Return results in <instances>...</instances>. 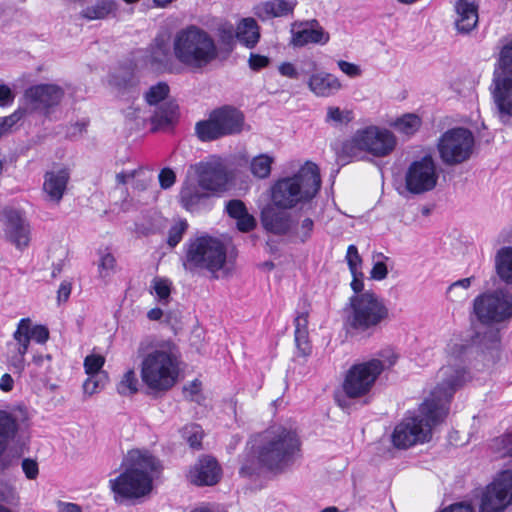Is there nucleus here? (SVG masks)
<instances>
[{"mask_svg":"<svg viewBox=\"0 0 512 512\" xmlns=\"http://www.w3.org/2000/svg\"><path fill=\"white\" fill-rule=\"evenodd\" d=\"M202 189L199 181H186L183 184L179 194V200L187 211L194 212L198 210L202 202L208 198V194L203 192Z\"/></svg>","mask_w":512,"mask_h":512,"instance_id":"30","label":"nucleus"},{"mask_svg":"<svg viewBox=\"0 0 512 512\" xmlns=\"http://www.w3.org/2000/svg\"><path fill=\"white\" fill-rule=\"evenodd\" d=\"M421 124L422 121L418 115L409 113L397 118L392 126L398 132L410 136L419 130Z\"/></svg>","mask_w":512,"mask_h":512,"instance_id":"38","label":"nucleus"},{"mask_svg":"<svg viewBox=\"0 0 512 512\" xmlns=\"http://www.w3.org/2000/svg\"><path fill=\"white\" fill-rule=\"evenodd\" d=\"M321 187V178L316 164L306 162L296 174L279 179L271 188L274 206L291 209L299 203L310 201Z\"/></svg>","mask_w":512,"mask_h":512,"instance_id":"6","label":"nucleus"},{"mask_svg":"<svg viewBox=\"0 0 512 512\" xmlns=\"http://www.w3.org/2000/svg\"><path fill=\"white\" fill-rule=\"evenodd\" d=\"M3 230L7 240L18 249H23L30 242V226L23 215L14 209L3 211Z\"/></svg>","mask_w":512,"mask_h":512,"instance_id":"19","label":"nucleus"},{"mask_svg":"<svg viewBox=\"0 0 512 512\" xmlns=\"http://www.w3.org/2000/svg\"><path fill=\"white\" fill-rule=\"evenodd\" d=\"M387 274V266L382 261H377L376 263H374L370 272L371 278L374 280H383L387 277Z\"/></svg>","mask_w":512,"mask_h":512,"instance_id":"61","label":"nucleus"},{"mask_svg":"<svg viewBox=\"0 0 512 512\" xmlns=\"http://www.w3.org/2000/svg\"><path fill=\"white\" fill-rule=\"evenodd\" d=\"M105 364V358L99 354H91L84 359V369L87 375L101 374L102 367Z\"/></svg>","mask_w":512,"mask_h":512,"instance_id":"49","label":"nucleus"},{"mask_svg":"<svg viewBox=\"0 0 512 512\" xmlns=\"http://www.w3.org/2000/svg\"><path fill=\"white\" fill-rule=\"evenodd\" d=\"M268 64L269 58L264 55L251 53L249 56L248 65L254 71H258L262 68H265Z\"/></svg>","mask_w":512,"mask_h":512,"instance_id":"58","label":"nucleus"},{"mask_svg":"<svg viewBox=\"0 0 512 512\" xmlns=\"http://www.w3.org/2000/svg\"><path fill=\"white\" fill-rule=\"evenodd\" d=\"M396 144V137L390 130L371 125L357 130L347 148L351 152L359 150L376 157H384L395 149Z\"/></svg>","mask_w":512,"mask_h":512,"instance_id":"13","label":"nucleus"},{"mask_svg":"<svg viewBox=\"0 0 512 512\" xmlns=\"http://www.w3.org/2000/svg\"><path fill=\"white\" fill-rule=\"evenodd\" d=\"M236 39L247 48H254L260 39V27L254 18H243L236 27Z\"/></svg>","mask_w":512,"mask_h":512,"instance_id":"31","label":"nucleus"},{"mask_svg":"<svg viewBox=\"0 0 512 512\" xmlns=\"http://www.w3.org/2000/svg\"><path fill=\"white\" fill-rule=\"evenodd\" d=\"M380 358L352 366L344 380L343 389L350 398H357L368 393L377 377L385 368L393 366L398 356L386 349L380 352Z\"/></svg>","mask_w":512,"mask_h":512,"instance_id":"9","label":"nucleus"},{"mask_svg":"<svg viewBox=\"0 0 512 512\" xmlns=\"http://www.w3.org/2000/svg\"><path fill=\"white\" fill-rule=\"evenodd\" d=\"M227 251L224 243L208 235L190 239L183 258L184 269L192 274L207 271L219 278V273H226Z\"/></svg>","mask_w":512,"mask_h":512,"instance_id":"8","label":"nucleus"},{"mask_svg":"<svg viewBox=\"0 0 512 512\" xmlns=\"http://www.w3.org/2000/svg\"><path fill=\"white\" fill-rule=\"evenodd\" d=\"M465 375L451 366L437 373V385L430 396L419 406L417 413L405 417L394 429L392 441L395 447L406 449L413 445L428 442L432 429L441 423L448 414V405L455 393V387Z\"/></svg>","mask_w":512,"mask_h":512,"instance_id":"1","label":"nucleus"},{"mask_svg":"<svg viewBox=\"0 0 512 512\" xmlns=\"http://www.w3.org/2000/svg\"><path fill=\"white\" fill-rule=\"evenodd\" d=\"M454 25L458 33L469 34L478 24V4L475 0H456Z\"/></svg>","mask_w":512,"mask_h":512,"instance_id":"21","label":"nucleus"},{"mask_svg":"<svg viewBox=\"0 0 512 512\" xmlns=\"http://www.w3.org/2000/svg\"><path fill=\"white\" fill-rule=\"evenodd\" d=\"M299 30H292V44L294 46H304L308 43H326L328 35L321 28H309L308 24H300Z\"/></svg>","mask_w":512,"mask_h":512,"instance_id":"33","label":"nucleus"},{"mask_svg":"<svg viewBox=\"0 0 512 512\" xmlns=\"http://www.w3.org/2000/svg\"><path fill=\"white\" fill-rule=\"evenodd\" d=\"M139 80L131 67H121L109 77V85L119 94L132 93L138 86Z\"/></svg>","mask_w":512,"mask_h":512,"instance_id":"29","label":"nucleus"},{"mask_svg":"<svg viewBox=\"0 0 512 512\" xmlns=\"http://www.w3.org/2000/svg\"><path fill=\"white\" fill-rule=\"evenodd\" d=\"M115 258L111 253H105L101 256L99 263V273L101 277H107L114 270Z\"/></svg>","mask_w":512,"mask_h":512,"instance_id":"54","label":"nucleus"},{"mask_svg":"<svg viewBox=\"0 0 512 512\" xmlns=\"http://www.w3.org/2000/svg\"><path fill=\"white\" fill-rule=\"evenodd\" d=\"M338 67L339 69L349 77H357L361 74V70L358 65L340 60L338 61Z\"/></svg>","mask_w":512,"mask_h":512,"instance_id":"60","label":"nucleus"},{"mask_svg":"<svg viewBox=\"0 0 512 512\" xmlns=\"http://www.w3.org/2000/svg\"><path fill=\"white\" fill-rule=\"evenodd\" d=\"M175 58L193 70L208 66L218 57L214 39L204 30L190 26L179 31L173 41Z\"/></svg>","mask_w":512,"mask_h":512,"instance_id":"7","label":"nucleus"},{"mask_svg":"<svg viewBox=\"0 0 512 512\" xmlns=\"http://www.w3.org/2000/svg\"><path fill=\"white\" fill-rule=\"evenodd\" d=\"M345 258L351 274L361 272L360 268L362 266V258L359 255L358 249L355 245L348 246Z\"/></svg>","mask_w":512,"mask_h":512,"instance_id":"50","label":"nucleus"},{"mask_svg":"<svg viewBox=\"0 0 512 512\" xmlns=\"http://www.w3.org/2000/svg\"><path fill=\"white\" fill-rule=\"evenodd\" d=\"M28 333L31 340H35L37 343H45L49 338V331L45 326L35 325L33 326L30 319H28Z\"/></svg>","mask_w":512,"mask_h":512,"instance_id":"52","label":"nucleus"},{"mask_svg":"<svg viewBox=\"0 0 512 512\" xmlns=\"http://www.w3.org/2000/svg\"><path fill=\"white\" fill-rule=\"evenodd\" d=\"M117 10V4L112 0H97L81 11V16L87 20L105 19Z\"/></svg>","mask_w":512,"mask_h":512,"instance_id":"36","label":"nucleus"},{"mask_svg":"<svg viewBox=\"0 0 512 512\" xmlns=\"http://www.w3.org/2000/svg\"><path fill=\"white\" fill-rule=\"evenodd\" d=\"M475 139L466 128H452L444 132L438 140L437 149L441 161L448 166L458 165L470 159Z\"/></svg>","mask_w":512,"mask_h":512,"instance_id":"11","label":"nucleus"},{"mask_svg":"<svg viewBox=\"0 0 512 512\" xmlns=\"http://www.w3.org/2000/svg\"><path fill=\"white\" fill-rule=\"evenodd\" d=\"M154 290L157 296L162 300L167 299L170 295V285L166 280H156Z\"/></svg>","mask_w":512,"mask_h":512,"instance_id":"63","label":"nucleus"},{"mask_svg":"<svg viewBox=\"0 0 512 512\" xmlns=\"http://www.w3.org/2000/svg\"><path fill=\"white\" fill-rule=\"evenodd\" d=\"M68 181L69 173L66 169L46 172L43 183L45 199L58 204L63 198Z\"/></svg>","mask_w":512,"mask_h":512,"instance_id":"25","label":"nucleus"},{"mask_svg":"<svg viewBox=\"0 0 512 512\" xmlns=\"http://www.w3.org/2000/svg\"><path fill=\"white\" fill-rule=\"evenodd\" d=\"M493 75L512 77V40L505 44L499 54L498 69Z\"/></svg>","mask_w":512,"mask_h":512,"instance_id":"40","label":"nucleus"},{"mask_svg":"<svg viewBox=\"0 0 512 512\" xmlns=\"http://www.w3.org/2000/svg\"><path fill=\"white\" fill-rule=\"evenodd\" d=\"M155 110L150 115L135 114V118H139L143 121L150 120L153 124V130H159L166 126H169L174 122L177 116L178 106L172 102L163 103L160 106H155Z\"/></svg>","mask_w":512,"mask_h":512,"instance_id":"28","label":"nucleus"},{"mask_svg":"<svg viewBox=\"0 0 512 512\" xmlns=\"http://www.w3.org/2000/svg\"><path fill=\"white\" fill-rule=\"evenodd\" d=\"M122 465L124 472L110 480L113 492L128 499L147 495L152 490L153 474L159 469L158 460L147 450L133 449Z\"/></svg>","mask_w":512,"mask_h":512,"instance_id":"4","label":"nucleus"},{"mask_svg":"<svg viewBox=\"0 0 512 512\" xmlns=\"http://www.w3.org/2000/svg\"><path fill=\"white\" fill-rule=\"evenodd\" d=\"M143 385L152 393L169 391L178 381L180 354L171 340L147 336L136 350Z\"/></svg>","mask_w":512,"mask_h":512,"instance_id":"3","label":"nucleus"},{"mask_svg":"<svg viewBox=\"0 0 512 512\" xmlns=\"http://www.w3.org/2000/svg\"><path fill=\"white\" fill-rule=\"evenodd\" d=\"M441 512H474V510L470 504L456 503L444 508Z\"/></svg>","mask_w":512,"mask_h":512,"instance_id":"64","label":"nucleus"},{"mask_svg":"<svg viewBox=\"0 0 512 512\" xmlns=\"http://www.w3.org/2000/svg\"><path fill=\"white\" fill-rule=\"evenodd\" d=\"M22 470L25 476L30 480L36 479L39 473L37 462L30 458H26L22 461Z\"/></svg>","mask_w":512,"mask_h":512,"instance_id":"57","label":"nucleus"},{"mask_svg":"<svg viewBox=\"0 0 512 512\" xmlns=\"http://www.w3.org/2000/svg\"><path fill=\"white\" fill-rule=\"evenodd\" d=\"M225 208L228 215L235 220L248 212L244 202L239 199L228 201Z\"/></svg>","mask_w":512,"mask_h":512,"instance_id":"53","label":"nucleus"},{"mask_svg":"<svg viewBox=\"0 0 512 512\" xmlns=\"http://www.w3.org/2000/svg\"><path fill=\"white\" fill-rule=\"evenodd\" d=\"M244 125V115L241 111L231 106H223L214 109L208 119L197 122L195 133L201 141H213L241 133Z\"/></svg>","mask_w":512,"mask_h":512,"instance_id":"10","label":"nucleus"},{"mask_svg":"<svg viewBox=\"0 0 512 512\" xmlns=\"http://www.w3.org/2000/svg\"><path fill=\"white\" fill-rule=\"evenodd\" d=\"M438 178L433 156L425 154L408 165L404 175L405 189L413 195L424 194L436 187Z\"/></svg>","mask_w":512,"mask_h":512,"instance_id":"14","label":"nucleus"},{"mask_svg":"<svg viewBox=\"0 0 512 512\" xmlns=\"http://www.w3.org/2000/svg\"><path fill=\"white\" fill-rule=\"evenodd\" d=\"M307 85L317 97L327 98L336 94L342 87L339 79L325 71H317L310 75Z\"/></svg>","mask_w":512,"mask_h":512,"instance_id":"26","label":"nucleus"},{"mask_svg":"<svg viewBox=\"0 0 512 512\" xmlns=\"http://www.w3.org/2000/svg\"><path fill=\"white\" fill-rule=\"evenodd\" d=\"M512 505V471L504 470L496 475L479 496V512H505Z\"/></svg>","mask_w":512,"mask_h":512,"instance_id":"15","label":"nucleus"},{"mask_svg":"<svg viewBox=\"0 0 512 512\" xmlns=\"http://www.w3.org/2000/svg\"><path fill=\"white\" fill-rule=\"evenodd\" d=\"M472 349H473V346L463 340L451 341L447 345L446 351H447V355H448V363L446 365H444L443 368L447 367V366H451L458 372H461L465 375V377L463 378L461 383L455 387V391L459 387H461L466 381L469 380V373L467 372L465 367L462 366L461 364L464 363L466 361V359H468L469 355L472 352ZM441 369H442V367L440 368V370Z\"/></svg>","mask_w":512,"mask_h":512,"instance_id":"24","label":"nucleus"},{"mask_svg":"<svg viewBox=\"0 0 512 512\" xmlns=\"http://www.w3.org/2000/svg\"><path fill=\"white\" fill-rule=\"evenodd\" d=\"M344 312V326L354 335H373L389 318L384 299L373 291L352 295Z\"/></svg>","mask_w":512,"mask_h":512,"instance_id":"5","label":"nucleus"},{"mask_svg":"<svg viewBox=\"0 0 512 512\" xmlns=\"http://www.w3.org/2000/svg\"><path fill=\"white\" fill-rule=\"evenodd\" d=\"M273 161L274 160L271 156L267 154H260L251 160L250 171L259 179L267 178L271 173V165Z\"/></svg>","mask_w":512,"mask_h":512,"instance_id":"39","label":"nucleus"},{"mask_svg":"<svg viewBox=\"0 0 512 512\" xmlns=\"http://www.w3.org/2000/svg\"><path fill=\"white\" fill-rule=\"evenodd\" d=\"M203 432L200 426L191 424L183 429V437L187 440L190 447L199 449L201 447Z\"/></svg>","mask_w":512,"mask_h":512,"instance_id":"48","label":"nucleus"},{"mask_svg":"<svg viewBox=\"0 0 512 512\" xmlns=\"http://www.w3.org/2000/svg\"><path fill=\"white\" fill-rule=\"evenodd\" d=\"M63 96L64 90L56 84L34 85L25 91L23 106L28 113L47 114L50 108L61 102Z\"/></svg>","mask_w":512,"mask_h":512,"instance_id":"17","label":"nucleus"},{"mask_svg":"<svg viewBox=\"0 0 512 512\" xmlns=\"http://www.w3.org/2000/svg\"><path fill=\"white\" fill-rule=\"evenodd\" d=\"M352 120V112L349 110H341L336 106H329L325 121L327 123H334L336 125L346 124Z\"/></svg>","mask_w":512,"mask_h":512,"instance_id":"46","label":"nucleus"},{"mask_svg":"<svg viewBox=\"0 0 512 512\" xmlns=\"http://www.w3.org/2000/svg\"><path fill=\"white\" fill-rule=\"evenodd\" d=\"M187 227V222L185 220H180L170 228L168 233V244L171 247H175L181 241Z\"/></svg>","mask_w":512,"mask_h":512,"instance_id":"51","label":"nucleus"},{"mask_svg":"<svg viewBox=\"0 0 512 512\" xmlns=\"http://www.w3.org/2000/svg\"><path fill=\"white\" fill-rule=\"evenodd\" d=\"M314 227V222L311 218L305 217L300 221L298 225L292 226V230L290 233L298 238L301 242H305L311 237L312 231Z\"/></svg>","mask_w":512,"mask_h":512,"instance_id":"47","label":"nucleus"},{"mask_svg":"<svg viewBox=\"0 0 512 512\" xmlns=\"http://www.w3.org/2000/svg\"><path fill=\"white\" fill-rule=\"evenodd\" d=\"M169 94V86L165 82H159L151 86L144 94L146 103L149 106H157Z\"/></svg>","mask_w":512,"mask_h":512,"instance_id":"43","label":"nucleus"},{"mask_svg":"<svg viewBox=\"0 0 512 512\" xmlns=\"http://www.w3.org/2000/svg\"><path fill=\"white\" fill-rule=\"evenodd\" d=\"M473 277L463 278L452 283L447 289V296L451 301L463 302L468 298L467 290L471 286Z\"/></svg>","mask_w":512,"mask_h":512,"instance_id":"41","label":"nucleus"},{"mask_svg":"<svg viewBox=\"0 0 512 512\" xmlns=\"http://www.w3.org/2000/svg\"><path fill=\"white\" fill-rule=\"evenodd\" d=\"M473 310L484 324L509 320L512 318V294L507 289L485 292L474 299Z\"/></svg>","mask_w":512,"mask_h":512,"instance_id":"12","label":"nucleus"},{"mask_svg":"<svg viewBox=\"0 0 512 512\" xmlns=\"http://www.w3.org/2000/svg\"><path fill=\"white\" fill-rule=\"evenodd\" d=\"M295 3L287 0H272L257 8V15L262 18L283 17L292 13Z\"/></svg>","mask_w":512,"mask_h":512,"instance_id":"34","label":"nucleus"},{"mask_svg":"<svg viewBox=\"0 0 512 512\" xmlns=\"http://www.w3.org/2000/svg\"><path fill=\"white\" fill-rule=\"evenodd\" d=\"M159 183L161 188L169 189L173 186L176 181V175L174 171L170 168H164L159 173Z\"/></svg>","mask_w":512,"mask_h":512,"instance_id":"55","label":"nucleus"},{"mask_svg":"<svg viewBox=\"0 0 512 512\" xmlns=\"http://www.w3.org/2000/svg\"><path fill=\"white\" fill-rule=\"evenodd\" d=\"M198 175V181L204 190L219 192L226 189L228 174L224 165L218 161L198 163L191 166Z\"/></svg>","mask_w":512,"mask_h":512,"instance_id":"20","label":"nucleus"},{"mask_svg":"<svg viewBox=\"0 0 512 512\" xmlns=\"http://www.w3.org/2000/svg\"><path fill=\"white\" fill-rule=\"evenodd\" d=\"M490 90L500 122L509 123L512 119V77L493 75Z\"/></svg>","mask_w":512,"mask_h":512,"instance_id":"18","label":"nucleus"},{"mask_svg":"<svg viewBox=\"0 0 512 512\" xmlns=\"http://www.w3.org/2000/svg\"><path fill=\"white\" fill-rule=\"evenodd\" d=\"M261 221L267 231L278 235L290 233L293 226L291 214L278 210L276 206L265 207L261 212Z\"/></svg>","mask_w":512,"mask_h":512,"instance_id":"23","label":"nucleus"},{"mask_svg":"<svg viewBox=\"0 0 512 512\" xmlns=\"http://www.w3.org/2000/svg\"><path fill=\"white\" fill-rule=\"evenodd\" d=\"M201 391V383L197 380L191 382L189 385L184 387V393L186 398L191 401H199V394Z\"/></svg>","mask_w":512,"mask_h":512,"instance_id":"59","label":"nucleus"},{"mask_svg":"<svg viewBox=\"0 0 512 512\" xmlns=\"http://www.w3.org/2000/svg\"><path fill=\"white\" fill-rule=\"evenodd\" d=\"M28 111L24 106L19 107L11 115L0 118V136L12 131L13 127L26 115Z\"/></svg>","mask_w":512,"mask_h":512,"instance_id":"45","label":"nucleus"},{"mask_svg":"<svg viewBox=\"0 0 512 512\" xmlns=\"http://www.w3.org/2000/svg\"><path fill=\"white\" fill-rule=\"evenodd\" d=\"M301 442L292 428L273 425L255 436L251 450L240 459L239 473L251 477L265 469L280 474L289 469L300 453Z\"/></svg>","mask_w":512,"mask_h":512,"instance_id":"2","label":"nucleus"},{"mask_svg":"<svg viewBox=\"0 0 512 512\" xmlns=\"http://www.w3.org/2000/svg\"><path fill=\"white\" fill-rule=\"evenodd\" d=\"M221 469L210 457L200 459L190 470L189 480L198 486H212L220 480Z\"/></svg>","mask_w":512,"mask_h":512,"instance_id":"22","label":"nucleus"},{"mask_svg":"<svg viewBox=\"0 0 512 512\" xmlns=\"http://www.w3.org/2000/svg\"><path fill=\"white\" fill-rule=\"evenodd\" d=\"M473 344L476 354L474 367L479 370H491L500 360V331L492 327L486 328L483 332L478 331Z\"/></svg>","mask_w":512,"mask_h":512,"instance_id":"16","label":"nucleus"},{"mask_svg":"<svg viewBox=\"0 0 512 512\" xmlns=\"http://www.w3.org/2000/svg\"><path fill=\"white\" fill-rule=\"evenodd\" d=\"M15 343L12 344L14 351L10 357V362L17 372H22L25 366L24 356L28 350L31 337L28 333V319H21L17 329L13 334Z\"/></svg>","mask_w":512,"mask_h":512,"instance_id":"27","label":"nucleus"},{"mask_svg":"<svg viewBox=\"0 0 512 512\" xmlns=\"http://www.w3.org/2000/svg\"><path fill=\"white\" fill-rule=\"evenodd\" d=\"M236 221L237 228L241 232H249L253 230L256 226L255 218L248 212L245 213L243 216L239 217Z\"/></svg>","mask_w":512,"mask_h":512,"instance_id":"56","label":"nucleus"},{"mask_svg":"<svg viewBox=\"0 0 512 512\" xmlns=\"http://www.w3.org/2000/svg\"><path fill=\"white\" fill-rule=\"evenodd\" d=\"M495 268L501 280L512 284V247L499 249L495 256Z\"/></svg>","mask_w":512,"mask_h":512,"instance_id":"35","label":"nucleus"},{"mask_svg":"<svg viewBox=\"0 0 512 512\" xmlns=\"http://www.w3.org/2000/svg\"><path fill=\"white\" fill-rule=\"evenodd\" d=\"M352 281H351V289L353 290V295H358L361 293H367L368 290H364V283H363V273L362 272H356L355 274H352Z\"/></svg>","mask_w":512,"mask_h":512,"instance_id":"62","label":"nucleus"},{"mask_svg":"<svg viewBox=\"0 0 512 512\" xmlns=\"http://www.w3.org/2000/svg\"><path fill=\"white\" fill-rule=\"evenodd\" d=\"M295 344L301 355L307 356L311 353V344L308 331V311L298 312L294 319Z\"/></svg>","mask_w":512,"mask_h":512,"instance_id":"32","label":"nucleus"},{"mask_svg":"<svg viewBox=\"0 0 512 512\" xmlns=\"http://www.w3.org/2000/svg\"><path fill=\"white\" fill-rule=\"evenodd\" d=\"M139 380L134 369L127 370L117 385V391L120 395H133L139 390Z\"/></svg>","mask_w":512,"mask_h":512,"instance_id":"42","label":"nucleus"},{"mask_svg":"<svg viewBox=\"0 0 512 512\" xmlns=\"http://www.w3.org/2000/svg\"><path fill=\"white\" fill-rule=\"evenodd\" d=\"M18 430L16 419L9 413L0 410V455L6 449Z\"/></svg>","mask_w":512,"mask_h":512,"instance_id":"37","label":"nucleus"},{"mask_svg":"<svg viewBox=\"0 0 512 512\" xmlns=\"http://www.w3.org/2000/svg\"><path fill=\"white\" fill-rule=\"evenodd\" d=\"M108 381L107 373L88 375L87 380L83 384L84 393L93 395L104 388Z\"/></svg>","mask_w":512,"mask_h":512,"instance_id":"44","label":"nucleus"}]
</instances>
